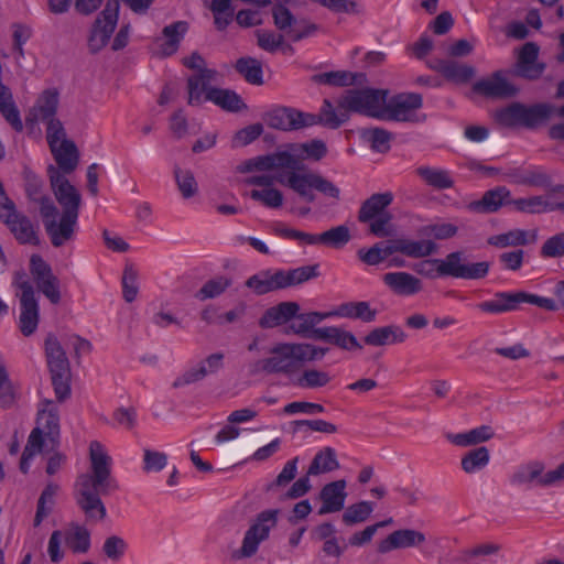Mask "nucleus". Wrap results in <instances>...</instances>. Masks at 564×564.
<instances>
[{
  "label": "nucleus",
  "instance_id": "1",
  "mask_svg": "<svg viewBox=\"0 0 564 564\" xmlns=\"http://www.w3.org/2000/svg\"><path fill=\"white\" fill-rule=\"evenodd\" d=\"M90 471L80 474L74 485V498L87 521L99 522L107 517L101 496H108L119 489L111 474L112 459L105 446L98 441L89 444Z\"/></svg>",
  "mask_w": 564,
  "mask_h": 564
},
{
  "label": "nucleus",
  "instance_id": "2",
  "mask_svg": "<svg viewBox=\"0 0 564 564\" xmlns=\"http://www.w3.org/2000/svg\"><path fill=\"white\" fill-rule=\"evenodd\" d=\"M242 172L258 171L260 174L250 176L248 183L261 187L252 189L250 197L261 202L268 207L282 205V194L273 188L275 183H282V152L261 155L246 161L241 166Z\"/></svg>",
  "mask_w": 564,
  "mask_h": 564
},
{
  "label": "nucleus",
  "instance_id": "3",
  "mask_svg": "<svg viewBox=\"0 0 564 564\" xmlns=\"http://www.w3.org/2000/svg\"><path fill=\"white\" fill-rule=\"evenodd\" d=\"M464 254L460 251L448 253L445 259H427L414 265V271L429 279L452 276L465 280L485 278L490 269L488 261L463 263Z\"/></svg>",
  "mask_w": 564,
  "mask_h": 564
},
{
  "label": "nucleus",
  "instance_id": "4",
  "mask_svg": "<svg viewBox=\"0 0 564 564\" xmlns=\"http://www.w3.org/2000/svg\"><path fill=\"white\" fill-rule=\"evenodd\" d=\"M554 111L555 107L546 102L530 106L522 102H512L498 109L494 117L496 122L502 127L535 129L545 123Z\"/></svg>",
  "mask_w": 564,
  "mask_h": 564
},
{
  "label": "nucleus",
  "instance_id": "5",
  "mask_svg": "<svg viewBox=\"0 0 564 564\" xmlns=\"http://www.w3.org/2000/svg\"><path fill=\"white\" fill-rule=\"evenodd\" d=\"M524 303L535 305L550 312L557 311V303L553 299L527 293L524 291L497 292L494 294L492 299L478 303L476 307L482 313L500 315L517 311L520 308L521 304Z\"/></svg>",
  "mask_w": 564,
  "mask_h": 564
},
{
  "label": "nucleus",
  "instance_id": "6",
  "mask_svg": "<svg viewBox=\"0 0 564 564\" xmlns=\"http://www.w3.org/2000/svg\"><path fill=\"white\" fill-rule=\"evenodd\" d=\"M44 350L56 399L62 402L70 394V367L68 358L54 334L46 336Z\"/></svg>",
  "mask_w": 564,
  "mask_h": 564
},
{
  "label": "nucleus",
  "instance_id": "7",
  "mask_svg": "<svg viewBox=\"0 0 564 564\" xmlns=\"http://www.w3.org/2000/svg\"><path fill=\"white\" fill-rule=\"evenodd\" d=\"M388 89H347L339 100V107L348 111L382 120L386 97H388Z\"/></svg>",
  "mask_w": 564,
  "mask_h": 564
},
{
  "label": "nucleus",
  "instance_id": "8",
  "mask_svg": "<svg viewBox=\"0 0 564 564\" xmlns=\"http://www.w3.org/2000/svg\"><path fill=\"white\" fill-rule=\"evenodd\" d=\"M516 77L534 80L539 73H490L473 84V93L490 99L512 98L521 90Z\"/></svg>",
  "mask_w": 564,
  "mask_h": 564
},
{
  "label": "nucleus",
  "instance_id": "9",
  "mask_svg": "<svg viewBox=\"0 0 564 564\" xmlns=\"http://www.w3.org/2000/svg\"><path fill=\"white\" fill-rule=\"evenodd\" d=\"M279 509H268L257 514L256 519L245 532L241 546L232 552L235 560L253 556L261 542L269 538L271 529L275 528L279 520Z\"/></svg>",
  "mask_w": 564,
  "mask_h": 564
},
{
  "label": "nucleus",
  "instance_id": "10",
  "mask_svg": "<svg viewBox=\"0 0 564 564\" xmlns=\"http://www.w3.org/2000/svg\"><path fill=\"white\" fill-rule=\"evenodd\" d=\"M423 97L417 93H399L386 97L383 121L419 123L425 120L421 113Z\"/></svg>",
  "mask_w": 564,
  "mask_h": 564
},
{
  "label": "nucleus",
  "instance_id": "11",
  "mask_svg": "<svg viewBox=\"0 0 564 564\" xmlns=\"http://www.w3.org/2000/svg\"><path fill=\"white\" fill-rule=\"evenodd\" d=\"M330 317V311L301 312L296 302H284V333L315 339L316 325Z\"/></svg>",
  "mask_w": 564,
  "mask_h": 564
},
{
  "label": "nucleus",
  "instance_id": "12",
  "mask_svg": "<svg viewBox=\"0 0 564 564\" xmlns=\"http://www.w3.org/2000/svg\"><path fill=\"white\" fill-rule=\"evenodd\" d=\"M562 480H564V462L557 468L549 471H545L542 462H530L520 466L511 477V484L528 487H551Z\"/></svg>",
  "mask_w": 564,
  "mask_h": 564
},
{
  "label": "nucleus",
  "instance_id": "13",
  "mask_svg": "<svg viewBox=\"0 0 564 564\" xmlns=\"http://www.w3.org/2000/svg\"><path fill=\"white\" fill-rule=\"evenodd\" d=\"M119 0H108L104 10L97 17L89 39L88 46L91 52H98L109 42L119 18Z\"/></svg>",
  "mask_w": 564,
  "mask_h": 564
},
{
  "label": "nucleus",
  "instance_id": "14",
  "mask_svg": "<svg viewBox=\"0 0 564 564\" xmlns=\"http://www.w3.org/2000/svg\"><path fill=\"white\" fill-rule=\"evenodd\" d=\"M45 231L51 240V243L58 248L64 246L67 241L72 240L78 228V217L69 213H62L59 219L56 220L58 209L54 205V210L47 215L40 213Z\"/></svg>",
  "mask_w": 564,
  "mask_h": 564
},
{
  "label": "nucleus",
  "instance_id": "15",
  "mask_svg": "<svg viewBox=\"0 0 564 564\" xmlns=\"http://www.w3.org/2000/svg\"><path fill=\"white\" fill-rule=\"evenodd\" d=\"M48 177L56 200L62 206V213L79 216L82 196L74 185L55 166L50 165Z\"/></svg>",
  "mask_w": 564,
  "mask_h": 564
},
{
  "label": "nucleus",
  "instance_id": "16",
  "mask_svg": "<svg viewBox=\"0 0 564 564\" xmlns=\"http://www.w3.org/2000/svg\"><path fill=\"white\" fill-rule=\"evenodd\" d=\"M30 271L39 289L52 304H58L61 301L59 281L53 274L50 264L39 254H33L30 259Z\"/></svg>",
  "mask_w": 564,
  "mask_h": 564
},
{
  "label": "nucleus",
  "instance_id": "17",
  "mask_svg": "<svg viewBox=\"0 0 564 564\" xmlns=\"http://www.w3.org/2000/svg\"><path fill=\"white\" fill-rule=\"evenodd\" d=\"M327 154L326 143L313 139L302 143L284 144V169L288 166H306L304 161H319Z\"/></svg>",
  "mask_w": 564,
  "mask_h": 564
},
{
  "label": "nucleus",
  "instance_id": "18",
  "mask_svg": "<svg viewBox=\"0 0 564 564\" xmlns=\"http://www.w3.org/2000/svg\"><path fill=\"white\" fill-rule=\"evenodd\" d=\"M328 350V348L308 343H284V372L290 373L293 369L301 368L306 362L321 360Z\"/></svg>",
  "mask_w": 564,
  "mask_h": 564
},
{
  "label": "nucleus",
  "instance_id": "19",
  "mask_svg": "<svg viewBox=\"0 0 564 564\" xmlns=\"http://www.w3.org/2000/svg\"><path fill=\"white\" fill-rule=\"evenodd\" d=\"M317 173L307 166H288L284 169V184L307 203L315 200L313 193Z\"/></svg>",
  "mask_w": 564,
  "mask_h": 564
},
{
  "label": "nucleus",
  "instance_id": "20",
  "mask_svg": "<svg viewBox=\"0 0 564 564\" xmlns=\"http://www.w3.org/2000/svg\"><path fill=\"white\" fill-rule=\"evenodd\" d=\"M23 294L20 295L19 327L21 333L29 337L35 333L40 321V308L32 284L22 285Z\"/></svg>",
  "mask_w": 564,
  "mask_h": 564
},
{
  "label": "nucleus",
  "instance_id": "21",
  "mask_svg": "<svg viewBox=\"0 0 564 564\" xmlns=\"http://www.w3.org/2000/svg\"><path fill=\"white\" fill-rule=\"evenodd\" d=\"M0 220L9 228L19 243L32 246L40 245L37 229L31 219L24 214L18 212V209L4 215Z\"/></svg>",
  "mask_w": 564,
  "mask_h": 564
},
{
  "label": "nucleus",
  "instance_id": "22",
  "mask_svg": "<svg viewBox=\"0 0 564 564\" xmlns=\"http://www.w3.org/2000/svg\"><path fill=\"white\" fill-rule=\"evenodd\" d=\"M426 538L421 531L401 529L393 531L378 544V551L382 554L398 549H409L423 544Z\"/></svg>",
  "mask_w": 564,
  "mask_h": 564
},
{
  "label": "nucleus",
  "instance_id": "23",
  "mask_svg": "<svg viewBox=\"0 0 564 564\" xmlns=\"http://www.w3.org/2000/svg\"><path fill=\"white\" fill-rule=\"evenodd\" d=\"M346 480L339 479L326 484L319 491V499L322 507L318 509V514L324 516L340 511L345 506L347 497Z\"/></svg>",
  "mask_w": 564,
  "mask_h": 564
},
{
  "label": "nucleus",
  "instance_id": "24",
  "mask_svg": "<svg viewBox=\"0 0 564 564\" xmlns=\"http://www.w3.org/2000/svg\"><path fill=\"white\" fill-rule=\"evenodd\" d=\"M24 191L29 200L39 205L40 213L47 215L54 210V202L44 193L43 180L31 171L24 172Z\"/></svg>",
  "mask_w": 564,
  "mask_h": 564
},
{
  "label": "nucleus",
  "instance_id": "25",
  "mask_svg": "<svg viewBox=\"0 0 564 564\" xmlns=\"http://www.w3.org/2000/svg\"><path fill=\"white\" fill-rule=\"evenodd\" d=\"M383 283L397 295L411 296L422 291V282L404 271L388 272L382 276Z\"/></svg>",
  "mask_w": 564,
  "mask_h": 564
},
{
  "label": "nucleus",
  "instance_id": "26",
  "mask_svg": "<svg viewBox=\"0 0 564 564\" xmlns=\"http://www.w3.org/2000/svg\"><path fill=\"white\" fill-rule=\"evenodd\" d=\"M315 340L335 345L344 350L361 349L362 346L356 336L338 326L319 327L315 332Z\"/></svg>",
  "mask_w": 564,
  "mask_h": 564
},
{
  "label": "nucleus",
  "instance_id": "27",
  "mask_svg": "<svg viewBox=\"0 0 564 564\" xmlns=\"http://www.w3.org/2000/svg\"><path fill=\"white\" fill-rule=\"evenodd\" d=\"M212 73H194L187 78V104L189 106H200L209 101L212 90Z\"/></svg>",
  "mask_w": 564,
  "mask_h": 564
},
{
  "label": "nucleus",
  "instance_id": "28",
  "mask_svg": "<svg viewBox=\"0 0 564 564\" xmlns=\"http://www.w3.org/2000/svg\"><path fill=\"white\" fill-rule=\"evenodd\" d=\"M187 31L188 23L185 21H176L164 26L162 35L155 41L160 53L164 56L174 54Z\"/></svg>",
  "mask_w": 564,
  "mask_h": 564
},
{
  "label": "nucleus",
  "instance_id": "29",
  "mask_svg": "<svg viewBox=\"0 0 564 564\" xmlns=\"http://www.w3.org/2000/svg\"><path fill=\"white\" fill-rule=\"evenodd\" d=\"M507 204H511L510 191L505 186H499L487 191L479 200L469 203L467 207L470 212L489 214Z\"/></svg>",
  "mask_w": 564,
  "mask_h": 564
},
{
  "label": "nucleus",
  "instance_id": "30",
  "mask_svg": "<svg viewBox=\"0 0 564 564\" xmlns=\"http://www.w3.org/2000/svg\"><path fill=\"white\" fill-rule=\"evenodd\" d=\"M223 352L209 355L205 361L199 364L197 367L187 370L182 377L177 378L174 382V387L189 384L204 379L209 373L217 372L223 368Z\"/></svg>",
  "mask_w": 564,
  "mask_h": 564
},
{
  "label": "nucleus",
  "instance_id": "31",
  "mask_svg": "<svg viewBox=\"0 0 564 564\" xmlns=\"http://www.w3.org/2000/svg\"><path fill=\"white\" fill-rule=\"evenodd\" d=\"M406 338V333L399 325H387L369 332L365 336L364 341L366 345L379 347L402 344Z\"/></svg>",
  "mask_w": 564,
  "mask_h": 564
},
{
  "label": "nucleus",
  "instance_id": "32",
  "mask_svg": "<svg viewBox=\"0 0 564 564\" xmlns=\"http://www.w3.org/2000/svg\"><path fill=\"white\" fill-rule=\"evenodd\" d=\"M332 317H345L360 319L365 323H371L377 317V311L371 308L368 302H346L330 311Z\"/></svg>",
  "mask_w": 564,
  "mask_h": 564
},
{
  "label": "nucleus",
  "instance_id": "33",
  "mask_svg": "<svg viewBox=\"0 0 564 564\" xmlns=\"http://www.w3.org/2000/svg\"><path fill=\"white\" fill-rule=\"evenodd\" d=\"M32 31L31 28L23 25V24H14L13 25V47L10 55H3V58H12L13 63H6L4 66L7 69L10 68H17V69H23L25 68V65L23 61L24 52H23V45L29 41L31 37Z\"/></svg>",
  "mask_w": 564,
  "mask_h": 564
},
{
  "label": "nucleus",
  "instance_id": "34",
  "mask_svg": "<svg viewBox=\"0 0 564 564\" xmlns=\"http://www.w3.org/2000/svg\"><path fill=\"white\" fill-rule=\"evenodd\" d=\"M393 195L390 192L377 193L366 199L358 212L360 223H369L377 216L384 213V209L392 203Z\"/></svg>",
  "mask_w": 564,
  "mask_h": 564
},
{
  "label": "nucleus",
  "instance_id": "35",
  "mask_svg": "<svg viewBox=\"0 0 564 564\" xmlns=\"http://www.w3.org/2000/svg\"><path fill=\"white\" fill-rule=\"evenodd\" d=\"M51 151L58 165L56 169L62 174H69L76 169L78 164V151L73 141L63 140L58 145L51 148Z\"/></svg>",
  "mask_w": 564,
  "mask_h": 564
},
{
  "label": "nucleus",
  "instance_id": "36",
  "mask_svg": "<svg viewBox=\"0 0 564 564\" xmlns=\"http://www.w3.org/2000/svg\"><path fill=\"white\" fill-rule=\"evenodd\" d=\"M63 538L67 547L75 554H85L90 549V532L79 523L72 522L63 532Z\"/></svg>",
  "mask_w": 564,
  "mask_h": 564
},
{
  "label": "nucleus",
  "instance_id": "37",
  "mask_svg": "<svg viewBox=\"0 0 564 564\" xmlns=\"http://www.w3.org/2000/svg\"><path fill=\"white\" fill-rule=\"evenodd\" d=\"M395 252L402 253L409 258H425L437 250V246L432 240H411L405 238L393 239Z\"/></svg>",
  "mask_w": 564,
  "mask_h": 564
},
{
  "label": "nucleus",
  "instance_id": "38",
  "mask_svg": "<svg viewBox=\"0 0 564 564\" xmlns=\"http://www.w3.org/2000/svg\"><path fill=\"white\" fill-rule=\"evenodd\" d=\"M246 285L252 289L258 295L282 289V270H276L274 273L269 270L260 271L250 276Z\"/></svg>",
  "mask_w": 564,
  "mask_h": 564
},
{
  "label": "nucleus",
  "instance_id": "39",
  "mask_svg": "<svg viewBox=\"0 0 564 564\" xmlns=\"http://www.w3.org/2000/svg\"><path fill=\"white\" fill-rule=\"evenodd\" d=\"M366 73H317L312 77L316 84L328 86L361 85L366 80Z\"/></svg>",
  "mask_w": 564,
  "mask_h": 564
},
{
  "label": "nucleus",
  "instance_id": "40",
  "mask_svg": "<svg viewBox=\"0 0 564 564\" xmlns=\"http://www.w3.org/2000/svg\"><path fill=\"white\" fill-rule=\"evenodd\" d=\"M473 73H426L415 79V84L426 88H436L444 83L464 84L467 83Z\"/></svg>",
  "mask_w": 564,
  "mask_h": 564
},
{
  "label": "nucleus",
  "instance_id": "41",
  "mask_svg": "<svg viewBox=\"0 0 564 564\" xmlns=\"http://www.w3.org/2000/svg\"><path fill=\"white\" fill-rule=\"evenodd\" d=\"M209 101L227 112H239L247 109L242 98L231 89L216 88L212 90Z\"/></svg>",
  "mask_w": 564,
  "mask_h": 564
},
{
  "label": "nucleus",
  "instance_id": "42",
  "mask_svg": "<svg viewBox=\"0 0 564 564\" xmlns=\"http://www.w3.org/2000/svg\"><path fill=\"white\" fill-rule=\"evenodd\" d=\"M394 250L393 239L375 243L369 249H359L358 258L368 265H378L390 258Z\"/></svg>",
  "mask_w": 564,
  "mask_h": 564
},
{
  "label": "nucleus",
  "instance_id": "43",
  "mask_svg": "<svg viewBox=\"0 0 564 564\" xmlns=\"http://www.w3.org/2000/svg\"><path fill=\"white\" fill-rule=\"evenodd\" d=\"M338 468L339 463L337 460L335 449L332 447H324L314 456L308 467L307 474L316 476L336 470Z\"/></svg>",
  "mask_w": 564,
  "mask_h": 564
},
{
  "label": "nucleus",
  "instance_id": "44",
  "mask_svg": "<svg viewBox=\"0 0 564 564\" xmlns=\"http://www.w3.org/2000/svg\"><path fill=\"white\" fill-rule=\"evenodd\" d=\"M316 126L315 113L284 107V131H299Z\"/></svg>",
  "mask_w": 564,
  "mask_h": 564
},
{
  "label": "nucleus",
  "instance_id": "45",
  "mask_svg": "<svg viewBox=\"0 0 564 564\" xmlns=\"http://www.w3.org/2000/svg\"><path fill=\"white\" fill-rule=\"evenodd\" d=\"M58 490L59 486L54 482H50L45 486L37 500L36 512L33 522L34 527H39L43 520L53 511L55 505V496Z\"/></svg>",
  "mask_w": 564,
  "mask_h": 564
},
{
  "label": "nucleus",
  "instance_id": "46",
  "mask_svg": "<svg viewBox=\"0 0 564 564\" xmlns=\"http://www.w3.org/2000/svg\"><path fill=\"white\" fill-rule=\"evenodd\" d=\"M416 172L429 186L434 188L446 189L453 187L454 185L451 173L446 170L420 166Z\"/></svg>",
  "mask_w": 564,
  "mask_h": 564
},
{
  "label": "nucleus",
  "instance_id": "47",
  "mask_svg": "<svg viewBox=\"0 0 564 564\" xmlns=\"http://www.w3.org/2000/svg\"><path fill=\"white\" fill-rule=\"evenodd\" d=\"M317 245L333 249H340L350 241L351 235L347 226L339 225L324 232L317 234Z\"/></svg>",
  "mask_w": 564,
  "mask_h": 564
},
{
  "label": "nucleus",
  "instance_id": "48",
  "mask_svg": "<svg viewBox=\"0 0 564 564\" xmlns=\"http://www.w3.org/2000/svg\"><path fill=\"white\" fill-rule=\"evenodd\" d=\"M332 378L328 372L315 368H308L302 371L293 383L302 389H317L327 386Z\"/></svg>",
  "mask_w": 564,
  "mask_h": 564
},
{
  "label": "nucleus",
  "instance_id": "49",
  "mask_svg": "<svg viewBox=\"0 0 564 564\" xmlns=\"http://www.w3.org/2000/svg\"><path fill=\"white\" fill-rule=\"evenodd\" d=\"M315 30L314 25L307 24L304 20H296L291 12L284 8V40L299 41L310 35Z\"/></svg>",
  "mask_w": 564,
  "mask_h": 564
},
{
  "label": "nucleus",
  "instance_id": "50",
  "mask_svg": "<svg viewBox=\"0 0 564 564\" xmlns=\"http://www.w3.org/2000/svg\"><path fill=\"white\" fill-rule=\"evenodd\" d=\"M173 175L177 188L184 199H189L198 193V183L191 170L181 169L175 165L173 169Z\"/></svg>",
  "mask_w": 564,
  "mask_h": 564
},
{
  "label": "nucleus",
  "instance_id": "51",
  "mask_svg": "<svg viewBox=\"0 0 564 564\" xmlns=\"http://www.w3.org/2000/svg\"><path fill=\"white\" fill-rule=\"evenodd\" d=\"M489 458L490 455L487 447H477L463 456L462 469L467 474L477 473L488 465Z\"/></svg>",
  "mask_w": 564,
  "mask_h": 564
},
{
  "label": "nucleus",
  "instance_id": "52",
  "mask_svg": "<svg viewBox=\"0 0 564 564\" xmlns=\"http://www.w3.org/2000/svg\"><path fill=\"white\" fill-rule=\"evenodd\" d=\"M57 106L58 93L55 89H47L43 91L35 106L36 119L45 121L47 119L55 118Z\"/></svg>",
  "mask_w": 564,
  "mask_h": 564
},
{
  "label": "nucleus",
  "instance_id": "53",
  "mask_svg": "<svg viewBox=\"0 0 564 564\" xmlns=\"http://www.w3.org/2000/svg\"><path fill=\"white\" fill-rule=\"evenodd\" d=\"M271 357L252 364V372L274 373L282 371V343L275 344L271 349Z\"/></svg>",
  "mask_w": 564,
  "mask_h": 564
},
{
  "label": "nucleus",
  "instance_id": "54",
  "mask_svg": "<svg viewBox=\"0 0 564 564\" xmlns=\"http://www.w3.org/2000/svg\"><path fill=\"white\" fill-rule=\"evenodd\" d=\"M316 126L321 124L329 129L339 128L346 120L345 113H337L333 104L328 99H324L319 113L315 115Z\"/></svg>",
  "mask_w": 564,
  "mask_h": 564
},
{
  "label": "nucleus",
  "instance_id": "55",
  "mask_svg": "<svg viewBox=\"0 0 564 564\" xmlns=\"http://www.w3.org/2000/svg\"><path fill=\"white\" fill-rule=\"evenodd\" d=\"M487 242L498 248L524 246L528 243L527 231L523 229H513L508 232L491 236L488 238Z\"/></svg>",
  "mask_w": 564,
  "mask_h": 564
},
{
  "label": "nucleus",
  "instance_id": "56",
  "mask_svg": "<svg viewBox=\"0 0 564 564\" xmlns=\"http://www.w3.org/2000/svg\"><path fill=\"white\" fill-rule=\"evenodd\" d=\"M318 264L303 265L284 272V288L302 284L318 276Z\"/></svg>",
  "mask_w": 564,
  "mask_h": 564
},
{
  "label": "nucleus",
  "instance_id": "57",
  "mask_svg": "<svg viewBox=\"0 0 564 564\" xmlns=\"http://www.w3.org/2000/svg\"><path fill=\"white\" fill-rule=\"evenodd\" d=\"M373 511V506L369 501H360L349 506L344 514L343 521L347 525L365 522Z\"/></svg>",
  "mask_w": 564,
  "mask_h": 564
},
{
  "label": "nucleus",
  "instance_id": "58",
  "mask_svg": "<svg viewBox=\"0 0 564 564\" xmlns=\"http://www.w3.org/2000/svg\"><path fill=\"white\" fill-rule=\"evenodd\" d=\"M230 285V281L225 276H217L207 281L196 293L195 297L199 301L215 299L223 294Z\"/></svg>",
  "mask_w": 564,
  "mask_h": 564
},
{
  "label": "nucleus",
  "instance_id": "59",
  "mask_svg": "<svg viewBox=\"0 0 564 564\" xmlns=\"http://www.w3.org/2000/svg\"><path fill=\"white\" fill-rule=\"evenodd\" d=\"M15 391L4 364L0 360V408L10 409L15 403Z\"/></svg>",
  "mask_w": 564,
  "mask_h": 564
},
{
  "label": "nucleus",
  "instance_id": "60",
  "mask_svg": "<svg viewBox=\"0 0 564 564\" xmlns=\"http://www.w3.org/2000/svg\"><path fill=\"white\" fill-rule=\"evenodd\" d=\"M362 137L370 142L371 149L384 153L390 150V141L392 134L382 128L367 129L362 132Z\"/></svg>",
  "mask_w": 564,
  "mask_h": 564
},
{
  "label": "nucleus",
  "instance_id": "61",
  "mask_svg": "<svg viewBox=\"0 0 564 564\" xmlns=\"http://www.w3.org/2000/svg\"><path fill=\"white\" fill-rule=\"evenodd\" d=\"M514 209L521 213L539 214L551 212L549 204L542 196H532L528 198L511 199Z\"/></svg>",
  "mask_w": 564,
  "mask_h": 564
},
{
  "label": "nucleus",
  "instance_id": "62",
  "mask_svg": "<svg viewBox=\"0 0 564 564\" xmlns=\"http://www.w3.org/2000/svg\"><path fill=\"white\" fill-rule=\"evenodd\" d=\"M37 429H42L45 436L55 442L59 436V417L56 412L42 411L37 417Z\"/></svg>",
  "mask_w": 564,
  "mask_h": 564
},
{
  "label": "nucleus",
  "instance_id": "63",
  "mask_svg": "<svg viewBox=\"0 0 564 564\" xmlns=\"http://www.w3.org/2000/svg\"><path fill=\"white\" fill-rule=\"evenodd\" d=\"M121 284L123 299L126 302L132 303L137 299L139 292L138 271L133 268V265H126Z\"/></svg>",
  "mask_w": 564,
  "mask_h": 564
},
{
  "label": "nucleus",
  "instance_id": "64",
  "mask_svg": "<svg viewBox=\"0 0 564 564\" xmlns=\"http://www.w3.org/2000/svg\"><path fill=\"white\" fill-rule=\"evenodd\" d=\"M457 231L458 228L449 223L431 224L421 228V235L431 236L438 240L452 238Z\"/></svg>",
  "mask_w": 564,
  "mask_h": 564
}]
</instances>
